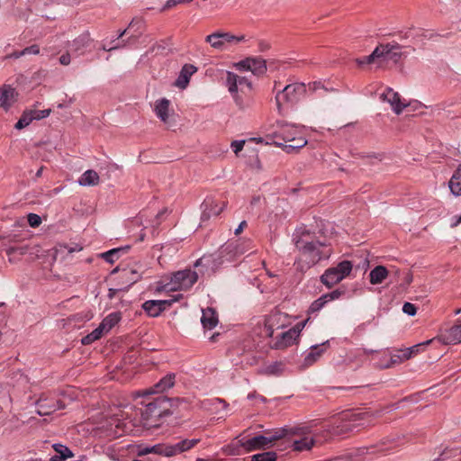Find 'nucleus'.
<instances>
[{
	"label": "nucleus",
	"instance_id": "27",
	"mask_svg": "<svg viewBox=\"0 0 461 461\" xmlns=\"http://www.w3.org/2000/svg\"><path fill=\"white\" fill-rule=\"evenodd\" d=\"M78 185L82 186H95L100 182V177L97 172L89 169L86 170L78 179Z\"/></svg>",
	"mask_w": 461,
	"mask_h": 461
},
{
	"label": "nucleus",
	"instance_id": "4",
	"mask_svg": "<svg viewBox=\"0 0 461 461\" xmlns=\"http://www.w3.org/2000/svg\"><path fill=\"white\" fill-rule=\"evenodd\" d=\"M180 400L169 399L165 395L156 397L152 402L145 404V408L140 411V415L145 426L158 427V420L162 417L172 414L171 408Z\"/></svg>",
	"mask_w": 461,
	"mask_h": 461
},
{
	"label": "nucleus",
	"instance_id": "47",
	"mask_svg": "<svg viewBox=\"0 0 461 461\" xmlns=\"http://www.w3.org/2000/svg\"><path fill=\"white\" fill-rule=\"evenodd\" d=\"M402 312L409 316H414L417 312V308L411 303H405L402 306Z\"/></svg>",
	"mask_w": 461,
	"mask_h": 461
},
{
	"label": "nucleus",
	"instance_id": "12",
	"mask_svg": "<svg viewBox=\"0 0 461 461\" xmlns=\"http://www.w3.org/2000/svg\"><path fill=\"white\" fill-rule=\"evenodd\" d=\"M200 439H183L176 444H158L150 447L151 453L165 456H174L193 448Z\"/></svg>",
	"mask_w": 461,
	"mask_h": 461
},
{
	"label": "nucleus",
	"instance_id": "34",
	"mask_svg": "<svg viewBox=\"0 0 461 461\" xmlns=\"http://www.w3.org/2000/svg\"><path fill=\"white\" fill-rule=\"evenodd\" d=\"M283 371V364L281 362L272 363L259 370L260 374L272 375H279Z\"/></svg>",
	"mask_w": 461,
	"mask_h": 461
},
{
	"label": "nucleus",
	"instance_id": "5",
	"mask_svg": "<svg viewBox=\"0 0 461 461\" xmlns=\"http://www.w3.org/2000/svg\"><path fill=\"white\" fill-rule=\"evenodd\" d=\"M226 86L240 109H246L251 105L252 84L248 78L229 71L227 72Z\"/></svg>",
	"mask_w": 461,
	"mask_h": 461
},
{
	"label": "nucleus",
	"instance_id": "15",
	"mask_svg": "<svg viewBox=\"0 0 461 461\" xmlns=\"http://www.w3.org/2000/svg\"><path fill=\"white\" fill-rule=\"evenodd\" d=\"M304 325L305 322H300L290 330L282 332L281 335L276 338L275 348L277 349L285 348L294 344Z\"/></svg>",
	"mask_w": 461,
	"mask_h": 461
},
{
	"label": "nucleus",
	"instance_id": "20",
	"mask_svg": "<svg viewBox=\"0 0 461 461\" xmlns=\"http://www.w3.org/2000/svg\"><path fill=\"white\" fill-rule=\"evenodd\" d=\"M381 99L390 104L393 111L396 114H400L402 110L407 106L401 101L400 95L393 91V88L387 87L384 93L381 94Z\"/></svg>",
	"mask_w": 461,
	"mask_h": 461
},
{
	"label": "nucleus",
	"instance_id": "36",
	"mask_svg": "<svg viewBox=\"0 0 461 461\" xmlns=\"http://www.w3.org/2000/svg\"><path fill=\"white\" fill-rule=\"evenodd\" d=\"M205 41L216 50H222L224 48L220 37V32H214L206 36Z\"/></svg>",
	"mask_w": 461,
	"mask_h": 461
},
{
	"label": "nucleus",
	"instance_id": "59",
	"mask_svg": "<svg viewBox=\"0 0 461 461\" xmlns=\"http://www.w3.org/2000/svg\"><path fill=\"white\" fill-rule=\"evenodd\" d=\"M149 453H151L150 447H144L142 449H140L139 456H144Z\"/></svg>",
	"mask_w": 461,
	"mask_h": 461
},
{
	"label": "nucleus",
	"instance_id": "40",
	"mask_svg": "<svg viewBox=\"0 0 461 461\" xmlns=\"http://www.w3.org/2000/svg\"><path fill=\"white\" fill-rule=\"evenodd\" d=\"M220 37L221 39L223 47L226 43H237L244 40V36H235L228 32H220Z\"/></svg>",
	"mask_w": 461,
	"mask_h": 461
},
{
	"label": "nucleus",
	"instance_id": "37",
	"mask_svg": "<svg viewBox=\"0 0 461 461\" xmlns=\"http://www.w3.org/2000/svg\"><path fill=\"white\" fill-rule=\"evenodd\" d=\"M33 121V115L30 111H24L19 121L15 124V129L22 130L28 126Z\"/></svg>",
	"mask_w": 461,
	"mask_h": 461
},
{
	"label": "nucleus",
	"instance_id": "51",
	"mask_svg": "<svg viewBox=\"0 0 461 461\" xmlns=\"http://www.w3.org/2000/svg\"><path fill=\"white\" fill-rule=\"evenodd\" d=\"M124 291H127V287L121 286L118 288H110L108 290L107 296L109 299H113L119 292H124Z\"/></svg>",
	"mask_w": 461,
	"mask_h": 461
},
{
	"label": "nucleus",
	"instance_id": "62",
	"mask_svg": "<svg viewBox=\"0 0 461 461\" xmlns=\"http://www.w3.org/2000/svg\"><path fill=\"white\" fill-rule=\"evenodd\" d=\"M23 56H24V54H20V51H15L10 55V58L19 59Z\"/></svg>",
	"mask_w": 461,
	"mask_h": 461
},
{
	"label": "nucleus",
	"instance_id": "60",
	"mask_svg": "<svg viewBox=\"0 0 461 461\" xmlns=\"http://www.w3.org/2000/svg\"><path fill=\"white\" fill-rule=\"evenodd\" d=\"M460 223H461V216H458L456 218L455 221L451 223V228H456Z\"/></svg>",
	"mask_w": 461,
	"mask_h": 461
},
{
	"label": "nucleus",
	"instance_id": "24",
	"mask_svg": "<svg viewBox=\"0 0 461 461\" xmlns=\"http://www.w3.org/2000/svg\"><path fill=\"white\" fill-rule=\"evenodd\" d=\"M170 101L167 98H161L155 102L154 112L161 122L167 124L170 119Z\"/></svg>",
	"mask_w": 461,
	"mask_h": 461
},
{
	"label": "nucleus",
	"instance_id": "61",
	"mask_svg": "<svg viewBox=\"0 0 461 461\" xmlns=\"http://www.w3.org/2000/svg\"><path fill=\"white\" fill-rule=\"evenodd\" d=\"M66 459H64L63 457H61L60 456H59L58 454L53 456L52 457H50V461H65Z\"/></svg>",
	"mask_w": 461,
	"mask_h": 461
},
{
	"label": "nucleus",
	"instance_id": "63",
	"mask_svg": "<svg viewBox=\"0 0 461 461\" xmlns=\"http://www.w3.org/2000/svg\"><path fill=\"white\" fill-rule=\"evenodd\" d=\"M405 282L407 285H410L412 282V275L411 273H408L405 277Z\"/></svg>",
	"mask_w": 461,
	"mask_h": 461
},
{
	"label": "nucleus",
	"instance_id": "8",
	"mask_svg": "<svg viewBox=\"0 0 461 461\" xmlns=\"http://www.w3.org/2000/svg\"><path fill=\"white\" fill-rule=\"evenodd\" d=\"M305 92L306 86L303 83L287 85L282 90H279L276 95L278 113H282L286 104L297 103Z\"/></svg>",
	"mask_w": 461,
	"mask_h": 461
},
{
	"label": "nucleus",
	"instance_id": "57",
	"mask_svg": "<svg viewBox=\"0 0 461 461\" xmlns=\"http://www.w3.org/2000/svg\"><path fill=\"white\" fill-rule=\"evenodd\" d=\"M431 341H432V339H429V340H427L426 342H424V343H422V344H419V345H415V346H413L411 348H410V350H411V353H410V354H411V353H413V352H417V351H418V348H419L420 347H421V346H425V345H429V344H430V343H431Z\"/></svg>",
	"mask_w": 461,
	"mask_h": 461
},
{
	"label": "nucleus",
	"instance_id": "2",
	"mask_svg": "<svg viewBox=\"0 0 461 461\" xmlns=\"http://www.w3.org/2000/svg\"><path fill=\"white\" fill-rule=\"evenodd\" d=\"M267 137L275 145L284 147L288 153L296 151L307 144L301 128L281 121L276 122V129Z\"/></svg>",
	"mask_w": 461,
	"mask_h": 461
},
{
	"label": "nucleus",
	"instance_id": "52",
	"mask_svg": "<svg viewBox=\"0 0 461 461\" xmlns=\"http://www.w3.org/2000/svg\"><path fill=\"white\" fill-rule=\"evenodd\" d=\"M94 339L97 340L99 339L104 333H107L104 329H102V326L99 324V326L95 329L92 332Z\"/></svg>",
	"mask_w": 461,
	"mask_h": 461
},
{
	"label": "nucleus",
	"instance_id": "1",
	"mask_svg": "<svg viewBox=\"0 0 461 461\" xmlns=\"http://www.w3.org/2000/svg\"><path fill=\"white\" fill-rule=\"evenodd\" d=\"M212 256H203L197 259L194 264L198 271L185 268L173 273L168 283L165 284L163 289L167 291H186L190 289L198 280L200 275L205 271L203 268H208L212 264Z\"/></svg>",
	"mask_w": 461,
	"mask_h": 461
},
{
	"label": "nucleus",
	"instance_id": "55",
	"mask_svg": "<svg viewBox=\"0 0 461 461\" xmlns=\"http://www.w3.org/2000/svg\"><path fill=\"white\" fill-rule=\"evenodd\" d=\"M94 341H95V339H94L92 333H89L88 335L85 336L81 339V342L83 345H89V344L93 343Z\"/></svg>",
	"mask_w": 461,
	"mask_h": 461
},
{
	"label": "nucleus",
	"instance_id": "44",
	"mask_svg": "<svg viewBox=\"0 0 461 461\" xmlns=\"http://www.w3.org/2000/svg\"><path fill=\"white\" fill-rule=\"evenodd\" d=\"M30 113H32V115H33V120H41L43 118L48 117L51 110L50 109H45V110H29Z\"/></svg>",
	"mask_w": 461,
	"mask_h": 461
},
{
	"label": "nucleus",
	"instance_id": "28",
	"mask_svg": "<svg viewBox=\"0 0 461 461\" xmlns=\"http://www.w3.org/2000/svg\"><path fill=\"white\" fill-rule=\"evenodd\" d=\"M388 276V270L384 266H377L369 273L370 283L372 285L381 284Z\"/></svg>",
	"mask_w": 461,
	"mask_h": 461
},
{
	"label": "nucleus",
	"instance_id": "26",
	"mask_svg": "<svg viewBox=\"0 0 461 461\" xmlns=\"http://www.w3.org/2000/svg\"><path fill=\"white\" fill-rule=\"evenodd\" d=\"M201 322L203 328L212 330L218 324V317L216 312L212 308H206L203 310Z\"/></svg>",
	"mask_w": 461,
	"mask_h": 461
},
{
	"label": "nucleus",
	"instance_id": "14",
	"mask_svg": "<svg viewBox=\"0 0 461 461\" xmlns=\"http://www.w3.org/2000/svg\"><path fill=\"white\" fill-rule=\"evenodd\" d=\"M288 323V316L280 312H271L265 320V333L272 337L276 330L283 329Z\"/></svg>",
	"mask_w": 461,
	"mask_h": 461
},
{
	"label": "nucleus",
	"instance_id": "41",
	"mask_svg": "<svg viewBox=\"0 0 461 461\" xmlns=\"http://www.w3.org/2000/svg\"><path fill=\"white\" fill-rule=\"evenodd\" d=\"M327 303L328 302L326 301V298H324V295H321L320 298L312 303L309 308V312L313 313L319 312Z\"/></svg>",
	"mask_w": 461,
	"mask_h": 461
},
{
	"label": "nucleus",
	"instance_id": "46",
	"mask_svg": "<svg viewBox=\"0 0 461 461\" xmlns=\"http://www.w3.org/2000/svg\"><path fill=\"white\" fill-rule=\"evenodd\" d=\"M7 240L8 242H18L20 241L19 235L9 232H3L0 234V241Z\"/></svg>",
	"mask_w": 461,
	"mask_h": 461
},
{
	"label": "nucleus",
	"instance_id": "32",
	"mask_svg": "<svg viewBox=\"0 0 461 461\" xmlns=\"http://www.w3.org/2000/svg\"><path fill=\"white\" fill-rule=\"evenodd\" d=\"M128 249V246L113 249L109 251L102 253L101 258H104L106 262L113 264L120 258L121 254L124 253Z\"/></svg>",
	"mask_w": 461,
	"mask_h": 461
},
{
	"label": "nucleus",
	"instance_id": "16",
	"mask_svg": "<svg viewBox=\"0 0 461 461\" xmlns=\"http://www.w3.org/2000/svg\"><path fill=\"white\" fill-rule=\"evenodd\" d=\"M235 67L241 71H250L256 76H261L267 71L266 61L261 58H247L238 62Z\"/></svg>",
	"mask_w": 461,
	"mask_h": 461
},
{
	"label": "nucleus",
	"instance_id": "43",
	"mask_svg": "<svg viewBox=\"0 0 461 461\" xmlns=\"http://www.w3.org/2000/svg\"><path fill=\"white\" fill-rule=\"evenodd\" d=\"M357 62L359 66L365 64H371L376 62L378 64V56H375V50L368 56L363 57L361 59H357Z\"/></svg>",
	"mask_w": 461,
	"mask_h": 461
},
{
	"label": "nucleus",
	"instance_id": "39",
	"mask_svg": "<svg viewBox=\"0 0 461 461\" xmlns=\"http://www.w3.org/2000/svg\"><path fill=\"white\" fill-rule=\"evenodd\" d=\"M122 278L125 279L126 282L128 283V285L125 286L128 289L131 285H133L139 280L140 276L135 270H123L122 274Z\"/></svg>",
	"mask_w": 461,
	"mask_h": 461
},
{
	"label": "nucleus",
	"instance_id": "53",
	"mask_svg": "<svg viewBox=\"0 0 461 461\" xmlns=\"http://www.w3.org/2000/svg\"><path fill=\"white\" fill-rule=\"evenodd\" d=\"M309 89L312 92H316L318 90H324L327 91V89L323 86L321 82H313L309 84Z\"/></svg>",
	"mask_w": 461,
	"mask_h": 461
},
{
	"label": "nucleus",
	"instance_id": "23",
	"mask_svg": "<svg viewBox=\"0 0 461 461\" xmlns=\"http://www.w3.org/2000/svg\"><path fill=\"white\" fill-rule=\"evenodd\" d=\"M438 339L445 345L461 343V324L455 325L442 333Z\"/></svg>",
	"mask_w": 461,
	"mask_h": 461
},
{
	"label": "nucleus",
	"instance_id": "45",
	"mask_svg": "<svg viewBox=\"0 0 461 461\" xmlns=\"http://www.w3.org/2000/svg\"><path fill=\"white\" fill-rule=\"evenodd\" d=\"M27 219L29 225L32 228H36L41 223V218L36 213H29Z\"/></svg>",
	"mask_w": 461,
	"mask_h": 461
},
{
	"label": "nucleus",
	"instance_id": "3",
	"mask_svg": "<svg viewBox=\"0 0 461 461\" xmlns=\"http://www.w3.org/2000/svg\"><path fill=\"white\" fill-rule=\"evenodd\" d=\"M300 251L298 266L302 270L309 268L321 259H327L331 255V249L324 243L318 240H308L303 237L296 242Z\"/></svg>",
	"mask_w": 461,
	"mask_h": 461
},
{
	"label": "nucleus",
	"instance_id": "30",
	"mask_svg": "<svg viewBox=\"0 0 461 461\" xmlns=\"http://www.w3.org/2000/svg\"><path fill=\"white\" fill-rule=\"evenodd\" d=\"M14 102V89L8 86L0 91V107L7 110Z\"/></svg>",
	"mask_w": 461,
	"mask_h": 461
},
{
	"label": "nucleus",
	"instance_id": "56",
	"mask_svg": "<svg viewBox=\"0 0 461 461\" xmlns=\"http://www.w3.org/2000/svg\"><path fill=\"white\" fill-rule=\"evenodd\" d=\"M246 227H247V221H242L240 223V225L238 226V228L234 230V234L235 235L240 234L243 231L244 228H246Z\"/></svg>",
	"mask_w": 461,
	"mask_h": 461
},
{
	"label": "nucleus",
	"instance_id": "25",
	"mask_svg": "<svg viewBox=\"0 0 461 461\" xmlns=\"http://www.w3.org/2000/svg\"><path fill=\"white\" fill-rule=\"evenodd\" d=\"M327 345H329V341L322 343L321 345H314L310 348V352L304 357L303 366H310L313 365L316 361L320 359L322 353L326 349Z\"/></svg>",
	"mask_w": 461,
	"mask_h": 461
},
{
	"label": "nucleus",
	"instance_id": "9",
	"mask_svg": "<svg viewBox=\"0 0 461 461\" xmlns=\"http://www.w3.org/2000/svg\"><path fill=\"white\" fill-rule=\"evenodd\" d=\"M375 56H378V67L384 64H397L406 56L403 47L396 42L380 44L375 49Z\"/></svg>",
	"mask_w": 461,
	"mask_h": 461
},
{
	"label": "nucleus",
	"instance_id": "35",
	"mask_svg": "<svg viewBox=\"0 0 461 461\" xmlns=\"http://www.w3.org/2000/svg\"><path fill=\"white\" fill-rule=\"evenodd\" d=\"M52 447L57 452V454L64 459L71 458L74 456V453L65 445L56 443L52 445Z\"/></svg>",
	"mask_w": 461,
	"mask_h": 461
},
{
	"label": "nucleus",
	"instance_id": "21",
	"mask_svg": "<svg viewBox=\"0 0 461 461\" xmlns=\"http://www.w3.org/2000/svg\"><path fill=\"white\" fill-rule=\"evenodd\" d=\"M175 384V375L168 374L160 379L153 387H150L148 390L143 391L140 393V396H146L154 393H162L169 388H171Z\"/></svg>",
	"mask_w": 461,
	"mask_h": 461
},
{
	"label": "nucleus",
	"instance_id": "17",
	"mask_svg": "<svg viewBox=\"0 0 461 461\" xmlns=\"http://www.w3.org/2000/svg\"><path fill=\"white\" fill-rule=\"evenodd\" d=\"M307 428H295L293 433L295 435L303 436L302 438L294 440L292 447L293 450L297 452L309 451L316 444V439L313 437H307Z\"/></svg>",
	"mask_w": 461,
	"mask_h": 461
},
{
	"label": "nucleus",
	"instance_id": "6",
	"mask_svg": "<svg viewBox=\"0 0 461 461\" xmlns=\"http://www.w3.org/2000/svg\"><path fill=\"white\" fill-rule=\"evenodd\" d=\"M375 416V413L370 411L345 413L339 423L332 428V432L338 435L344 434L356 427L369 426Z\"/></svg>",
	"mask_w": 461,
	"mask_h": 461
},
{
	"label": "nucleus",
	"instance_id": "22",
	"mask_svg": "<svg viewBox=\"0 0 461 461\" xmlns=\"http://www.w3.org/2000/svg\"><path fill=\"white\" fill-rule=\"evenodd\" d=\"M197 71V68L192 64H185L180 73L176 79L174 86L180 88L185 89L189 84L191 77Z\"/></svg>",
	"mask_w": 461,
	"mask_h": 461
},
{
	"label": "nucleus",
	"instance_id": "18",
	"mask_svg": "<svg viewBox=\"0 0 461 461\" xmlns=\"http://www.w3.org/2000/svg\"><path fill=\"white\" fill-rule=\"evenodd\" d=\"M203 212L201 219L202 221H207L212 216H218L226 208V203L224 201H216L212 198H207L202 204Z\"/></svg>",
	"mask_w": 461,
	"mask_h": 461
},
{
	"label": "nucleus",
	"instance_id": "58",
	"mask_svg": "<svg viewBox=\"0 0 461 461\" xmlns=\"http://www.w3.org/2000/svg\"><path fill=\"white\" fill-rule=\"evenodd\" d=\"M125 46V44H121L120 42H117L116 44L109 47V48H106L105 46L103 48L104 50H107V51H111L113 50H116V49H119L121 47H123Z\"/></svg>",
	"mask_w": 461,
	"mask_h": 461
},
{
	"label": "nucleus",
	"instance_id": "48",
	"mask_svg": "<svg viewBox=\"0 0 461 461\" xmlns=\"http://www.w3.org/2000/svg\"><path fill=\"white\" fill-rule=\"evenodd\" d=\"M343 294H344L343 291L336 289V290H334L330 293L325 294L323 295H324V298H326L327 302H330V301L339 299Z\"/></svg>",
	"mask_w": 461,
	"mask_h": 461
},
{
	"label": "nucleus",
	"instance_id": "42",
	"mask_svg": "<svg viewBox=\"0 0 461 461\" xmlns=\"http://www.w3.org/2000/svg\"><path fill=\"white\" fill-rule=\"evenodd\" d=\"M89 41V38L87 35H80L78 38L74 40L73 45L75 46L76 50H80L85 48Z\"/></svg>",
	"mask_w": 461,
	"mask_h": 461
},
{
	"label": "nucleus",
	"instance_id": "10",
	"mask_svg": "<svg viewBox=\"0 0 461 461\" xmlns=\"http://www.w3.org/2000/svg\"><path fill=\"white\" fill-rule=\"evenodd\" d=\"M386 442V440H383L377 445L358 447L328 461H365L368 455L389 450L391 447H385Z\"/></svg>",
	"mask_w": 461,
	"mask_h": 461
},
{
	"label": "nucleus",
	"instance_id": "29",
	"mask_svg": "<svg viewBox=\"0 0 461 461\" xmlns=\"http://www.w3.org/2000/svg\"><path fill=\"white\" fill-rule=\"evenodd\" d=\"M448 187L454 195H461V166L452 175L448 182Z\"/></svg>",
	"mask_w": 461,
	"mask_h": 461
},
{
	"label": "nucleus",
	"instance_id": "31",
	"mask_svg": "<svg viewBox=\"0 0 461 461\" xmlns=\"http://www.w3.org/2000/svg\"><path fill=\"white\" fill-rule=\"evenodd\" d=\"M121 320L120 312H112L107 315L100 323L102 329L109 332Z\"/></svg>",
	"mask_w": 461,
	"mask_h": 461
},
{
	"label": "nucleus",
	"instance_id": "7",
	"mask_svg": "<svg viewBox=\"0 0 461 461\" xmlns=\"http://www.w3.org/2000/svg\"><path fill=\"white\" fill-rule=\"evenodd\" d=\"M285 437V430H277L274 432H267L266 435H259L251 438L245 437L239 438L238 442L247 452L255 451L258 449H265L274 444L276 440Z\"/></svg>",
	"mask_w": 461,
	"mask_h": 461
},
{
	"label": "nucleus",
	"instance_id": "49",
	"mask_svg": "<svg viewBox=\"0 0 461 461\" xmlns=\"http://www.w3.org/2000/svg\"><path fill=\"white\" fill-rule=\"evenodd\" d=\"M40 53V47L37 44L31 45L29 47H26L23 50L20 51V54L29 55H38Z\"/></svg>",
	"mask_w": 461,
	"mask_h": 461
},
{
	"label": "nucleus",
	"instance_id": "38",
	"mask_svg": "<svg viewBox=\"0 0 461 461\" xmlns=\"http://www.w3.org/2000/svg\"><path fill=\"white\" fill-rule=\"evenodd\" d=\"M277 456L276 452L268 451L256 454L251 456V461H276Z\"/></svg>",
	"mask_w": 461,
	"mask_h": 461
},
{
	"label": "nucleus",
	"instance_id": "54",
	"mask_svg": "<svg viewBox=\"0 0 461 461\" xmlns=\"http://www.w3.org/2000/svg\"><path fill=\"white\" fill-rule=\"evenodd\" d=\"M70 61H71V59H70V55L68 53H65V54L61 55L59 58V62L63 66L69 65Z\"/></svg>",
	"mask_w": 461,
	"mask_h": 461
},
{
	"label": "nucleus",
	"instance_id": "13",
	"mask_svg": "<svg viewBox=\"0 0 461 461\" xmlns=\"http://www.w3.org/2000/svg\"><path fill=\"white\" fill-rule=\"evenodd\" d=\"M252 249L253 246L250 240H237L227 242L221 247L220 253L226 261H232Z\"/></svg>",
	"mask_w": 461,
	"mask_h": 461
},
{
	"label": "nucleus",
	"instance_id": "11",
	"mask_svg": "<svg viewBox=\"0 0 461 461\" xmlns=\"http://www.w3.org/2000/svg\"><path fill=\"white\" fill-rule=\"evenodd\" d=\"M353 265L348 260L339 262L337 267L328 268L321 276V283L328 288H331L352 271Z\"/></svg>",
	"mask_w": 461,
	"mask_h": 461
},
{
	"label": "nucleus",
	"instance_id": "64",
	"mask_svg": "<svg viewBox=\"0 0 461 461\" xmlns=\"http://www.w3.org/2000/svg\"><path fill=\"white\" fill-rule=\"evenodd\" d=\"M15 251V248H10L6 250L7 254L8 255H11L13 254L14 252Z\"/></svg>",
	"mask_w": 461,
	"mask_h": 461
},
{
	"label": "nucleus",
	"instance_id": "33",
	"mask_svg": "<svg viewBox=\"0 0 461 461\" xmlns=\"http://www.w3.org/2000/svg\"><path fill=\"white\" fill-rule=\"evenodd\" d=\"M38 410L37 412L39 415H49L52 412H54L57 410V407L55 405H49L46 403V399H43L41 397L37 402Z\"/></svg>",
	"mask_w": 461,
	"mask_h": 461
},
{
	"label": "nucleus",
	"instance_id": "50",
	"mask_svg": "<svg viewBox=\"0 0 461 461\" xmlns=\"http://www.w3.org/2000/svg\"><path fill=\"white\" fill-rule=\"evenodd\" d=\"M245 140H233L230 144V147L233 150V152L238 155L240 151H241L244 148Z\"/></svg>",
	"mask_w": 461,
	"mask_h": 461
},
{
	"label": "nucleus",
	"instance_id": "19",
	"mask_svg": "<svg viewBox=\"0 0 461 461\" xmlns=\"http://www.w3.org/2000/svg\"><path fill=\"white\" fill-rule=\"evenodd\" d=\"M175 300H149L142 304L143 310L150 317H158L163 311L170 307Z\"/></svg>",
	"mask_w": 461,
	"mask_h": 461
}]
</instances>
